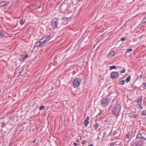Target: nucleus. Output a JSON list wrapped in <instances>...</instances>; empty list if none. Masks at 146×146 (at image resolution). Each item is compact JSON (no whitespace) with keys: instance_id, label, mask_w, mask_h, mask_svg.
Segmentation results:
<instances>
[{"instance_id":"obj_2","label":"nucleus","mask_w":146,"mask_h":146,"mask_svg":"<svg viewBox=\"0 0 146 146\" xmlns=\"http://www.w3.org/2000/svg\"><path fill=\"white\" fill-rule=\"evenodd\" d=\"M109 103V100L107 98H104L102 99L101 101V105L105 108L107 106Z\"/></svg>"},{"instance_id":"obj_40","label":"nucleus","mask_w":146,"mask_h":146,"mask_svg":"<svg viewBox=\"0 0 146 146\" xmlns=\"http://www.w3.org/2000/svg\"><path fill=\"white\" fill-rule=\"evenodd\" d=\"M11 143H10L9 146H11Z\"/></svg>"},{"instance_id":"obj_32","label":"nucleus","mask_w":146,"mask_h":146,"mask_svg":"<svg viewBox=\"0 0 146 146\" xmlns=\"http://www.w3.org/2000/svg\"><path fill=\"white\" fill-rule=\"evenodd\" d=\"M146 84V83L145 82H144L143 84H142V87L143 88H144Z\"/></svg>"},{"instance_id":"obj_10","label":"nucleus","mask_w":146,"mask_h":146,"mask_svg":"<svg viewBox=\"0 0 146 146\" xmlns=\"http://www.w3.org/2000/svg\"><path fill=\"white\" fill-rule=\"evenodd\" d=\"M136 137L137 138L142 139L145 140H146V139L143 136L141 133H138L136 136Z\"/></svg>"},{"instance_id":"obj_11","label":"nucleus","mask_w":146,"mask_h":146,"mask_svg":"<svg viewBox=\"0 0 146 146\" xmlns=\"http://www.w3.org/2000/svg\"><path fill=\"white\" fill-rule=\"evenodd\" d=\"M9 4L8 2L7 3L5 1H2L0 3V7H3L7 5H8Z\"/></svg>"},{"instance_id":"obj_16","label":"nucleus","mask_w":146,"mask_h":146,"mask_svg":"<svg viewBox=\"0 0 146 146\" xmlns=\"http://www.w3.org/2000/svg\"><path fill=\"white\" fill-rule=\"evenodd\" d=\"M130 78H131V76H128L125 79V82H129L130 80Z\"/></svg>"},{"instance_id":"obj_34","label":"nucleus","mask_w":146,"mask_h":146,"mask_svg":"<svg viewBox=\"0 0 146 146\" xmlns=\"http://www.w3.org/2000/svg\"><path fill=\"white\" fill-rule=\"evenodd\" d=\"M115 143H113L111 144V146H114V145H115Z\"/></svg>"},{"instance_id":"obj_41","label":"nucleus","mask_w":146,"mask_h":146,"mask_svg":"<svg viewBox=\"0 0 146 146\" xmlns=\"http://www.w3.org/2000/svg\"><path fill=\"white\" fill-rule=\"evenodd\" d=\"M35 142H36V140H34V141H33V142H34V143H35Z\"/></svg>"},{"instance_id":"obj_38","label":"nucleus","mask_w":146,"mask_h":146,"mask_svg":"<svg viewBox=\"0 0 146 146\" xmlns=\"http://www.w3.org/2000/svg\"><path fill=\"white\" fill-rule=\"evenodd\" d=\"M117 67L120 69H121V66H119V67L118 66Z\"/></svg>"},{"instance_id":"obj_26","label":"nucleus","mask_w":146,"mask_h":146,"mask_svg":"<svg viewBox=\"0 0 146 146\" xmlns=\"http://www.w3.org/2000/svg\"><path fill=\"white\" fill-rule=\"evenodd\" d=\"M87 143V141H83L82 142V145H84Z\"/></svg>"},{"instance_id":"obj_15","label":"nucleus","mask_w":146,"mask_h":146,"mask_svg":"<svg viewBox=\"0 0 146 146\" xmlns=\"http://www.w3.org/2000/svg\"><path fill=\"white\" fill-rule=\"evenodd\" d=\"M51 38V35H49L46 37H45V39L46 40V42L49 41Z\"/></svg>"},{"instance_id":"obj_17","label":"nucleus","mask_w":146,"mask_h":146,"mask_svg":"<svg viewBox=\"0 0 146 146\" xmlns=\"http://www.w3.org/2000/svg\"><path fill=\"white\" fill-rule=\"evenodd\" d=\"M141 114L143 116L146 115V110H145L142 111L141 113Z\"/></svg>"},{"instance_id":"obj_29","label":"nucleus","mask_w":146,"mask_h":146,"mask_svg":"<svg viewBox=\"0 0 146 146\" xmlns=\"http://www.w3.org/2000/svg\"><path fill=\"white\" fill-rule=\"evenodd\" d=\"M130 136V133L129 132H128L127 133L126 136L128 138H129V137Z\"/></svg>"},{"instance_id":"obj_31","label":"nucleus","mask_w":146,"mask_h":146,"mask_svg":"<svg viewBox=\"0 0 146 146\" xmlns=\"http://www.w3.org/2000/svg\"><path fill=\"white\" fill-rule=\"evenodd\" d=\"M117 131L116 130L114 131L113 133V135H115L117 134Z\"/></svg>"},{"instance_id":"obj_1","label":"nucleus","mask_w":146,"mask_h":146,"mask_svg":"<svg viewBox=\"0 0 146 146\" xmlns=\"http://www.w3.org/2000/svg\"><path fill=\"white\" fill-rule=\"evenodd\" d=\"M121 110V106L119 105H117L113 106L111 110L113 113L116 117L119 115Z\"/></svg>"},{"instance_id":"obj_24","label":"nucleus","mask_w":146,"mask_h":146,"mask_svg":"<svg viewBox=\"0 0 146 146\" xmlns=\"http://www.w3.org/2000/svg\"><path fill=\"white\" fill-rule=\"evenodd\" d=\"M125 68H123L120 71V73H124L125 72Z\"/></svg>"},{"instance_id":"obj_4","label":"nucleus","mask_w":146,"mask_h":146,"mask_svg":"<svg viewBox=\"0 0 146 146\" xmlns=\"http://www.w3.org/2000/svg\"><path fill=\"white\" fill-rule=\"evenodd\" d=\"M80 80L78 78H76L73 82V85L74 87H78L80 84Z\"/></svg>"},{"instance_id":"obj_14","label":"nucleus","mask_w":146,"mask_h":146,"mask_svg":"<svg viewBox=\"0 0 146 146\" xmlns=\"http://www.w3.org/2000/svg\"><path fill=\"white\" fill-rule=\"evenodd\" d=\"M115 52H114V51H112V52H110L109 53L108 55H109V57H112L115 54Z\"/></svg>"},{"instance_id":"obj_18","label":"nucleus","mask_w":146,"mask_h":146,"mask_svg":"<svg viewBox=\"0 0 146 146\" xmlns=\"http://www.w3.org/2000/svg\"><path fill=\"white\" fill-rule=\"evenodd\" d=\"M24 70V68H21L19 70V75L18 76H19L23 72V71Z\"/></svg>"},{"instance_id":"obj_37","label":"nucleus","mask_w":146,"mask_h":146,"mask_svg":"<svg viewBox=\"0 0 146 146\" xmlns=\"http://www.w3.org/2000/svg\"><path fill=\"white\" fill-rule=\"evenodd\" d=\"M32 7H33L32 5H29L28 6V7H29V8H31Z\"/></svg>"},{"instance_id":"obj_20","label":"nucleus","mask_w":146,"mask_h":146,"mask_svg":"<svg viewBox=\"0 0 146 146\" xmlns=\"http://www.w3.org/2000/svg\"><path fill=\"white\" fill-rule=\"evenodd\" d=\"M0 35L1 36H5V33L3 31H0Z\"/></svg>"},{"instance_id":"obj_19","label":"nucleus","mask_w":146,"mask_h":146,"mask_svg":"<svg viewBox=\"0 0 146 146\" xmlns=\"http://www.w3.org/2000/svg\"><path fill=\"white\" fill-rule=\"evenodd\" d=\"M98 126L99 125L98 123L94 124V126L95 127V129L97 130V128L98 127Z\"/></svg>"},{"instance_id":"obj_28","label":"nucleus","mask_w":146,"mask_h":146,"mask_svg":"<svg viewBox=\"0 0 146 146\" xmlns=\"http://www.w3.org/2000/svg\"><path fill=\"white\" fill-rule=\"evenodd\" d=\"M28 56V55H25L23 58V60H25L26 58Z\"/></svg>"},{"instance_id":"obj_25","label":"nucleus","mask_w":146,"mask_h":146,"mask_svg":"<svg viewBox=\"0 0 146 146\" xmlns=\"http://www.w3.org/2000/svg\"><path fill=\"white\" fill-rule=\"evenodd\" d=\"M45 107L44 106H41L39 108V110H42Z\"/></svg>"},{"instance_id":"obj_8","label":"nucleus","mask_w":146,"mask_h":146,"mask_svg":"<svg viewBox=\"0 0 146 146\" xmlns=\"http://www.w3.org/2000/svg\"><path fill=\"white\" fill-rule=\"evenodd\" d=\"M39 41L42 44V46H43L46 43V40L45 39V37H43L41 39H40Z\"/></svg>"},{"instance_id":"obj_5","label":"nucleus","mask_w":146,"mask_h":146,"mask_svg":"<svg viewBox=\"0 0 146 146\" xmlns=\"http://www.w3.org/2000/svg\"><path fill=\"white\" fill-rule=\"evenodd\" d=\"M144 141H143L140 140L136 142L133 143L131 145V146H142L143 144Z\"/></svg>"},{"instance_id":"obj_35","label":"nucleus","mask_w":146,"mask_h":146,"mask_svg":"<svg viewBox=\"0 0 146 146\" xmlns=\"http://www.w3.org/2000/svg\"><path fill=\"white\" fill-rule=\"evenodd\" d=\"M74 145L75 146H77V143H76L74 142Z\"/></svg>"},{"instance_id":"obj_3","label":"nucleus","mask_w":146,"mask_h":146,"mask_svg":"<svg viewBox=\"0 0 146 146\" xmlns=\"http://www.w3.org/2000/svg\"><path fill=\"white\" fill-rule=\"evenodd\" d=\"M58 20L56 19H53L52 21V25L53 28L54 29L58 27Z\"/></svg>"},{"instance_id":"obj_9","label":"nucleus","mask_w":146,"mask_h":146,"mask_svg":"<svg viewBox=\"0 0 146 146\" xmlns=\"http://www.w3.org/2000/svg\"><path fill=\"white\" fill-rule=\"evenodd\" d=\"M89 117L87 116L84 121V125L86 127H87L89 123Z\"/></svg>"},{"instance_id":"obj_7","label":"nucleus","mask_w":146,"mask_h":146,"mask_svg":"<svg viewBox=\"0 0 146 146\" xmlns=\"http://www.w3.org/2000/svg\"><path fill=\"white\" fill-rule=\"evenodd\" d=\"M142 101V99L141 98H139L137 101V104L139 105L141 109H142L143 108V107L141 104Z\"/></svg>"},{"instance_id":"obj_39","label":"nucleus","mask_w":146,"mask_h":146,"mask_svg":"<svg viewBox=\"0 0 146 146\" xmlns=\"http://www.w3.org/2000/svg\"><path fill=\"white\" fill-rule=\"evenodd\" d=\"M90 146H93V144L92 143L90 145Z\"/></svg>"},{"instance_id":"obj_23","label":"nucleus","mask_w":146,"mask_h":146,"mask_svg":"<svg viewBox=\"0 0 146 146\" xmlns=\"http://www.w3.org/2000/svg\"><path fill=\"white\" fill-rule=\"evenodd\" d=\"M110 69L112 70L113 69H117V68L116 67V66H110Z\"/></svg>"},{"instance_id":"obj_6","label":"nucleus","mask_w":146,"mask_h":146,"mask_svg":"<svg viewBox=\"0 0 146 146\" xmlns=\"http://www.w3.org/2000/svg\"><path fill=\"white\" fill-rule=\"evenodd\" d=\"M110 77L111 78H117L119 77V72H113L111 73Z\"/></svg>"},{"instance_id":"obj_30","label":"nucleus","mask_w":146,"mask_h":146,"mask_svg":"<svg viewBox=\"0 0 146 146\" xmlns=\"http://www.w3.org/2000/svg\"><path fill=\"white\" fill-rule=\"evenodd\" d=\"M132 48H129L127 49L126 50L127 52H129L132 51Z\"/></svg>"},{"instance_id":"obj_12","label":"nucleus","mask_w":146,"mask_h":146,"mask_svg":"<svg viewBox=\"0 0 146 146\" xmlns=\"http://www.w3.org/2000/svg\"><path fill=\"white\" fill-rule=\"evenodd\" d=\"M43 46L42 45V44L39 41V40L35 44L34 47H39L41 46Z\"/></svg>"},{"instance_id":"obj_33","label":"nucleus","mask_w":146,"mask_h":146,"mask_svg":"<svg viewBox=\"0 0 146 146\" xmlns=\"http://www.w3.org/2000/svg\"><path fill=\"white\" fill-rule=\"evenodd\" d=\"M125 39V38H121V40L122 41H124Z\"/></svg>"},{"instance_id":"obj_13","label":"nucleus","mask_w":146,"mask_h":146,"mask_svg":"<svg viewBox=\"0 0 146 146\" xmlns=\"http://www.w3.org/2000/svg\"><path fill=\"white\" fill-rule=\"evenodd\" d=\"M25 19H23L20 20L19 21V23L21 25H23L25 23Z\"/></svg>"},{"instance_id":"obj_27","label":"nucleus","mask_w":146,"mask_h":146,"mask_svg":"<svg viewBox=\"0 0 146 146\" xmlns=\"http://www.w3.org/2000/svg\"><path fill=\"white\" fill-rule=\"evenodd\" d=\"M142 22L143 23H146V17H145L144 19L142 21Z\"/></svg>"},{"instance_id":"obj_36","label":"nucleus","mask_w":146,"mask_h":146,"mask_svg":"<svg viewBox=\"0 0 146 146\" xmlns=\"http://www.w3.org/2000/svg\"><path fill=\"white\" fill-rule=\"evenodd\" d=\"M137 115H135L134 116V117L135 118H136L137 117Z\"/></svg>"},{"instance_id":"obj_22","label":"nucleus","mask_w":146,"mask_h":146,"mask_svg":"<svg viewBox=\"0 0 146 146\" xmlns=\"http://www.w3.org/2000/svg\"><path fill=\"white\" fill-rule=\"evenodd\" d=\"M6 125V124L4 122H3L2 123V124L1 125V127L2 128H3L4 127H5Z\"/></svg>"},{"instance_id":"obj_21","label":"nucleus","mask_w":146,"mask_h":146,"mask_svg":"<svg viewBox=\"0 0 146 146\" xmlns=\"http://www.w3.org/2000/svg\"><path fill=\"white\" fill-rule=\"evenodd\" d=\"M125 83V81L124 80H122L119 82V84L121 85H123Z\"/></svg>"}]
</instances>
